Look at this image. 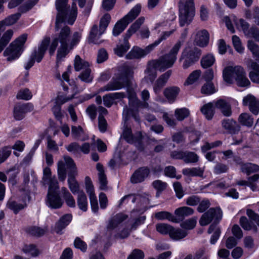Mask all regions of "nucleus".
<instances>
[{
    "instance_id": "obj_3",
    "label": "nucleus",
    "mask_w": 259,
    "mask_h": 259,
    "mask_svg": "<svg viewBox=\"0 0 259 259\" xmlns=\"http://www.w3.org/2000/svg\"><path fill=\"white\" fill-rule=\"evenodd\" d=\"M134 71L132 67L124 64L121 66L118 72L115 74L111 81L97 92L98 94L105 92L120 90L128 85L133 78Z\"/></svg>"
},
{
    "instance_id": "obj_47",
    "label": "nucleus",
    "mask_w": 259,
    "mask_h": 259,
    "mask_svg": "<svg viewBox=\"0 0 259 259\" xmlns=\"http://www.w3.org/2000/svg\"><path fill=\"white\" fill-rule=\"evenodd\" d=\"M190 115V111L187 108H177L175 110V116L178 121H182Z\"/></svg>"
},
{
    "instance_id": "obj_59",
    "label": "nucleus",
    "mask_w": 259,
    "mask_h": 259,
    "mask_svg": "<svg viewBox=\"0 0 259 259\" xmlns=\"http://www.w3.org/2000/svg\"><path fill=\"white\" fill-rule=\"evenodd\" d=\"M183 44V40H179L177 42V43L172 47L169 53L168 54L170 56H171L173 58H175V60H177V54L181 48Z\"/></svg>"
},
{
    "instance_id": "obj_19",
    "label": "nucleus",
    "mask_w": 259,
    "mask_h": 259,
    "mask_svg": "<svg viewBox=\"0 0 259 259\" xmlns=\"http://www.w3.org/2000/svg\"><path fill=\"white\" fill-rule=\"evenodd\" d=\"M248 106L250 112L254 115L259 113V102L252 95H248L244 98V105Z\"/></svg>"
},
{
    "instance_id": "obj_4",
    "label": "nucleus",
    "mask_w": 259,
    "mask_h": 259,
    "mask_svg": "<svg viewBox=\"0 0 259 259\" xmlns=\"http://www.w3.org/2000/svg\"><path fill=\"white\" fill-rule=\"evenodd\" d=\"M128 96L129 100V108L125 107L123 111V118L126 121L128 117L132 115L135 119L140 122V118L137 115V112L139 108H148L149 104L147 101L150 98V94L148 91L144 90L141 93V98L143 102H141L137 98L136 93L131 91H128Z\"/></svg>"
},
{
    "instance_id": "obj_39",
    "label": "nucleus",
    "mask_w": 259,
    "mask_h": 259,
    "mask_svg": "<svg viewBox=\"0 0 259 259\" xmlns=\"http://www.w3.org/2000/svg\"><path fill=\"white\" fill-rule=\"evenodd\" d=\"M214 104L208 103L204 105L201 108V111L208 120L211 119L214 114Z\"/></svg>"
},
{
    "instance_id": "obj_23",
    "label": "nucleus",
    "mask_w": 259,
    "mask_h": 259,
    "mask_svg": "<svg viewBox=\"0 0 259 259\" xmlns=\"http://www.w3.org/2000/svg\"><path fill=\"white\" fill-rule=\"evenodd\" d=\"M42 181L44 185H49V188L59 189L58 182L55 178L52 177L51 169L49 167L44 169Z\"/></svg>"
},
{
    "instance_id": "obj_5",
    "label": "nucleus",
    "mask_w": 259,
    "mask_h": 259,
    "mask_svg": "<svg viewBox=\"0 0 259 259\" xmlns=\"http://www.w3.org/2000/svg\"><path fill=\"white\" fill-rule=\"evenodd\" d=\"M145 21V18L141 17L138 18L128 29L124 35L122 42H119L114 48V53L119 57H122L129 50L130 45L128 39L136 33Z\"/></svg>"
},
{
    "instance_id": "obj_27",
    "label": "nucleus",
    "mask_w": 259,
    "mask_h": 259,
    "mask_svg": "<svg viewBox=\"0 0 259 259\" xmlns=\"http://www.w3.org/2000/svg\"><path fill=\"white\" fill-rule=\"evenodd\" d=\"M171 74V71L168 70L161 75L156 80L153 88L154 91L156 94H158L160 91L161 89L165 85Z\"/></svg>"
},
{
    "instance_id": "obj_18",
    "label": "nucleus",
    "mask_w": 259,
    "mask_h": 259,
    "mask_svg": "<svg viewBox=\"0 0 259 259\" xmlns=\"http://www.w3.org/2000/svg\"><path fill=\"white\" fill-rule=\"evenodd\" d=\"M122 136L123 138L129 143L135 144L137 146V144L140 143V141L142 138L141 133H138L136 134V137H134L132 133L131 128L127 127V125H124Z\"/></svg>"
},
{
    "instance_id": "obj_14",
    "label": "nucleus",
    "mask_w": 259,
    "mask_h": 259,
    "mask_svg": "<svg viewBox=\"0 0 259 259\" xmlns=\"http://www.w3.org/2000/svg\"><path fill=\"white\" fill-rule=\"evenodd\" d=\"M223 212L220 208H211L205 212L199 220L201 226H206L209 224L212 220L218 223L222 218Z\"/></svg>"
},
{
    "instance_id": "obj_46",
    "label": "nucleus",
    "mask_w": 259,
    "mask_h": 259,
    "mask_svg": "<svg viewBox=\"0 0 259 259\" xmlns=\"http://www.w3.org/2000/svg\"><path fill=\"white\" fill-rule=\"evenodd\" d=\"M212 232H213V234L211 237L210 242L212 244H214L220 237L221 234L220 229L217 227L215 225L212 224L208 230V233L210 234Z\"/></svg>"
},
{
    "instance_id": "obj_7",
    "label": "nucleus",
    "mask_w": 259,
    "mask_h": 259,
    "mask_svg": "<svg viewBox=\"0 0 259 259\" xmlns=\"http://www.w3.org/2000/svg\"><path fill=\"white\" fill-rule=\"evenodd\" d=\"M193 0H181L179 2V22L181 26L189 24L194 16Z\"/></svg>"
},
{
    "instance_id": "obj_53",
    "label": "nucleus",
    "mask_w": 259,
    "mask_h": 259,
    "mask_svg": "<svg viewBox=\"0 0 259 259\" xmlns=\"http://www.w3.org/2000/svg\"><path fill=\"white\" fill-rule=\"evenodd\" d=\"M111 20L110 15L106 13L101 19L100 22V34H103Z\"/></svg>"
},
{
    "instance_id": "obj_20",
    "label": "nucleus",
    "mask_w": 259,
    "mask_h": 259,
    "mask_svg": "<svg viewBox=\"0 0 259 259\" xmlns=\"http://www.w3.org/2000/svg\"><path fill=\"white\" fill-rule=\"evenodd\" d=\"M32 109L33 105L30 103L16 106L14 110V117L17 120H21L26 112L31 111Z\"/></svg>"
},
{
    "instance_id": "obj_10",
    "label": "nucleus",
    "mask_w": 259,
    "mask_h": 259,
    "mask_svg": "<svg viewBox=\"0 0 259 259\" xmlns=\"http://www.w3.org/2000/svg\"><path fill=\"white\" fill-rule=\"evenodd\" d=\"M224 80L228 83L235 80L238 87H243V68L241 66H227L223 71Z\"/></svg>"
},
{
    "instance_id": "obj_58",
    "label": "nucleus",
    "mask_w": 259,
    "mask_h": 259,
    "mask_svg": "<svg viewBox=\"0 0 259 259\" xmlns=\"http://www.w3.org/2000/svg\"><path fill=\"white\" fill-rule=\"evenodd\" d=\"M37 0H29L21 6L19 11L21 13H25L31 9L37 3Z\"/></svg>"
},
{
    "instance_id": "obj_44",
    "label": "nucleus",
    "mask_w": 259,
    "mask_h": 259,
    "mask_svg": "<svg viewBox=\"0 0 259 259\" xmlns=\"http://www.w3.org/2000/svg\"><path fill=\"white\" fill-rule=\"evenodd\" d=\"M102 34H100V29L98 31L97 25H94L91 31L89 36V40L91 42L95 44H100L102 41L100 40V37Z\"/></svg>"
},
{
    "instance_id": "obj_35",
    "label": "nucleus",
    "mask_w": 259,
    "mask_h": 259,
    "mask_svg": "<svg viewBox=\"0 0 259 259\" xmlns=\"http://www.w3.org/2000/svg\"><path fill=\"white\" fill-rule=\"evenodd\" d=\"M96 168L98 171L99 181L100 184V188L102 190H105L107 188V181L103 166L100 163H98Z\"/></svg>"
},
{
    "instance_id": "obj_38",
    "label": "nucleus",
    "mask_w": 259,
    "mask_h": 259,
    "mask_svg": "<svg viewBox=\"0 0 259 259\" xmlns=\"http://www.w3.org/2000/svg\"><path fill=\"white\" fill-rule=\"evenodd\" d=\"M188 235V232L180 228H175L172 227L169 237L175 241L180 240Z\"/></svg>"
},
{
    "instance_id": "obj_26",
    "label": "nucleus",
    "mask_w": 259,
    "mask_h": 259,
    "mask_svg": "<svg viewBox=\"0 0 259 259\" xmlns=\"http://www.w3.org/2000/svg\"><path fill=\"white\" fill-rule=\"evenodd\" d=\"M71 220V214H66L64 215L56 224L55 231L57 234H62V231L70 223Z\"/></svg>"
},
{
    "instance_id": "obj_61",
    "label": "nucleus",
    "mask_w": 259,
    "mask_h": 259,
    "mask_svg": "<svg viewBox=\"0 0 259 259\" xmlns=\"http://www.w3.org/2000/svg\"><path fill=\"white\" fill-rule=\"evenodd\" d=\"M239 241L233 236H230L225 240V246L228 249H232L238 244Z\"/></svg>"
},
{
    "instance_id": "obj_60",
    "label": "nucleus",
    "mask_w": 259,
    "mask_h": 259,
    "mask_svg": "<svg viewBox=\"0 0 259 259\" xmlns=\"http://www.w3.org/2000/svg\"><path fill=\"white\" fill-rule=\"evenodd\" d=\"M32 97V95L30 91L27 89L20 90L17 95V98L19 99L28 100Z\"/></svg>"
},
{
    "instance_id": "obj_34",
    "label": "nucleus",
    "mask_w": 259,
    "mask_h": 259,
    "mask_svg": "<svg viewBox=\"0 0 259 259\" xmlns=\"http://www.w3.org/2000/svg\"><path fill=\"white\" fill-rule=\"evenodd\" d=\"M172 156L175 158H182L186 163H195L199 160L198 156L195 153L191 152L185 153L183 156H182L180 153L176 155H174V153H172Z\"/></svg>"
},
{
    "instance_id": "obj_33",
    "label": "nucleus",
    "mask_w": 259,
    "mask_h": 259,
    "mask_svg": "<svg viewBox=\"0 0 259 259\" xmlns=\"http://www.w3.org/2000/svg\"><path fill=\"white\" fill-rule=\"evenodd\" d=\"M180 91V88L177 87L168 88L164 91V95L169 102L172 103L176 100Z\"/></svg>"
},
{
    "instance_id": "obj_21",
    "label": "nucleus",
    "mask_w": 259,
    "mask_h": 259,
    "mask_svg": "<svg viewBox=\"0 0 259 259\" xmlns=\"http://www.w3.org/2000/svg\"><path fill=\"white\" fill-rule=\"evenodd\" d=\"M223 128L228 133L237 134L240 130V126L232 119H226L222 121Z\"/></svg>"
},
{
    "instance_id": "obj_50",
    "label": "nucleus",
    "mask_w": 259,
    "mask_h": 259,
    "mask_svg": "<svg viewBox=\"0 0 259 259\" xmlns=\"http://www.w3.org/2000/svg\"><path fill=\"white\" fill-rule=\"evenodd\" d=\"M201 72L199 70H196L193 71L188 77L187 80L184 83V85H188L195 83L199 78Z\"/></svg>"
},
{
    "instance_id": "obj_29",
    "label": "nucleus",
    "mask_w": 259,
    "mask_h": 259,
    "mask_svg": "<svg viewBox=\"0 0 259 259\" xmlns=\"http://www.w3.org/2000/svg\"><path fill=\"white\" fill-rule=\"evenodd\" d=\"M214 107L219 109L225 116H230L232 114L230 105L224 100L220 99L215 102Z\"/></svg>"
},
{
    "instance_id": "obj_37",
    "label": "nucleus",
    "mask_w": 259,
    "mask_h": 259,
    "mask_svg": "<svg viewBox=\"0 0 259 259\" xmlns=\"http://www.w3.org/2000/svg\"><path fill=\"white\" fill-rule=\"evenodd\" d=\"M145 56L143 49L135 46L126 55V58L127 59H139Z\"/></svg>"
},
{
    "instance_id": "obj_64",
    "label": "nucleus",
    "mask_w": 259,
    "mask_h": 259,
    "mask_svg": "<svg viewBox=\"0 0 259 259\" xmlns=\"http://www.w3.org/2000/svg\"><path fill=\"white\" fill-rule=\"evenodd\" d=\"M47 148L53 152H57L59 150L58 144L50 137L47 138Z\"/></svg>"
},
{
    "instance_id": "obj_31",
    "label": "nucleus",
    "mask_w": 259,
    "mask_h": 259,
    "mask_svg": "<svg viewBox=\"0 0 259 259\" xmlns=\"http://www.w3.org/2000/svg\"><path fill=\"white\" fill-rule=\"evenodd\" d=\"M66 167L68 169H70V172L72 171L73 168L69 167L68 166L67 163H66L64 158H63V160H60L58 163V176L59 179L60 181H64L66 179Z\"/></svg>"
},
{
    "instance_id": "obj_45",
    "label": "nucleus",
    "mask_w": 259,
    "mask_h": 259,
    "mask_svg": "<svg viewBox=\"0 0 259 259\" xmlns=\"http://www.w3.org/2000/svg\"><path fill=\"white\" fill-rule=\"evenodd\" d=\"M74 67L76 71H79L90 67L89 63L81 59L79 56L75 57Z\"/></svg>"
},
{
    "instance_id": "obj_49",
    "label": "nucleus",
    "mask_w": 259,
    "mask_h": 259,
    "mask_svg": "<svg viewBox=\"0 0 259 259\" xmlns=\"http://www.w3.org/2000/svg\"><path fill=\"white\" fill-rule=\"evenodd\" d=\"M215 62V58L213 55L208 54L202 57L201 64L203 68H207L211 66Z\"/></svg>"
},
{
    "instance_id": "obj_11",
    "label": "nucleus",
    "mask_w": 259,
    "mask_h": 259,
    "mask_svg": "<svg viewBox=\"0 0 259 259\" xmlns=\"http://www.w3.org/2000/svg\"><path fill=\"white\" fill-rule=\"evenodd\" d=\"M64 160L67 163L68 167H70L73 168L72 171L69 173L68 178V184L69 188L70 191L73 193L75 194L77 193L78 194L79 192H81V191H79V185L77 181L75 180V176H77V172L76 170V167H75V163L73 160V159L69 156H65Z\"/></svg>"
},
{
    "instance_id": "obj_9",
    "label": "nucleus",
    "mask_w": 259,
    "mask_h": 259,
    "mask_svg": "<svg viewBox=\"0 0 259 259\" xmlns=\"http://www.w3.org/2000/svg\"><path fill=\"white\" fill-rule=\"evenodd\" d=\"M27 39V34H23L12 42L4 52L8 61H12L19 57L23 51L24 44Z\"/></svg>"
},
{
    "instance_id": "obj_30",
    "label": "nucleus",
    "mask_w": 259,
    "mask_h": 259,
    "mask_svg": "<svg viewBox=\"0 0 259 259\" xmlns=\"http://www.w3.org/2000/svg\"><path fill=\"white\" fill-rule=\"evenodd\" d=\"M157 70L158 66L154 61L149 62L145 70L146 77L150 81H153L157 76Z\"/></svg>"
},
{
    "instance_id": "obj_24",
    "label": "nucleus",
    "mask_w": 259,
    "mask_h": 259,
    "mask_svg": "<svg viewBox=\"0 0 259 259\" xmlns=\"http://www.w3.org/2000/svg\"><path fill=\"white\" fill-rule=\"evenodd\" d=\"M149 174V170L146 167H141L135 171L131 178L132 183L136 184L144 181Z\"/></svg>"
},
{
    "instance_id": "obj_54",
    "label": "nucleus",
    "mask_w": 259,
    "mask_h": 259,
    "mask_svg": "<svg viewBox=\"0 0 259 259\" xmlns=\"http://www.w3.org/2000/svg\"><path fill=\"white\" fill-rule=\"evenodd\" d=\"M11 148L5 146L0 149V164L4 162L11 155Z\"/></svg>"
},
{
    "instance_id": "obj_17",
    "label": "nucleus",
    "mask_w": 259,
    "mask_h": 259,
    "mask_svg": "<svg viewBox=\"0 0 259 259\" xmlns=\"http://www.w3.org/2000/svg\"><path fill=\"white\" fill-rule=\"evenodd\" d=\"M158 66V70L163 71L172 66L176 61L168 54L162 56L158 60H153Z\"/></svg>"
},
{
    "instance_id": "obj_15",
    "label": "nucleus",
    "mask_w": 259,
    "mask_h": 259,
    "mask_svg": "<svg viewBox=\"0 0 259 259\" xmlns=\"http://www.w3.org/2000/svg\"><path fill=\"white\" fill-rule=\"evenodd\" d=\"M63 201L59 196V189L55 188H49L47 204V205L54 209L60 208L63 204Z\"/></svg>"
},
{
    "instance_id": "obj_52",
    "label": "nucleus",
    "mask_w": 259,
    "mask_h": 259,
    "mask_svg": "<svg viewBox=\"0 0 259 259\" xmlns=\"http://www.w3.org/2000/svg\"><path fill=\"white\" fill-rule=\"evenodd\" d=\"M197 223V218L194 217L183 222L181 224V227L184 230H191L195 228Z\"/></svg>"
},
{
    "instance_id": "obj_62",
    "label": "nucleus",
    "mask_w": 259,
    "mask_h": 259,
    "mask_svg": "<svg viewBox=\"0 0 259 259\" xmlns=\"http://www.w3.org/2000/svg\"><path fill=\"white\" fill-rule=\"evenodd\" d=\"M84 133L83 130L81 126H72L71 134L75 138H80L82 135Z\"/></svg>"
},
{
    "instance_id": "obj_57",
    "label": "nucleus",
    "mask_w": 259,
    "mask_h": 259,
    "mask_svg": "<svg viewBox=\"0 0 259 259\" xmlns=\"http://www.w3.org/2000/svg\"><path fill=\"white\" fill-rule=\"evenodd\" d=\"M85 188L87 192L89 195L90 198L96 196L94 192V186L91 182L90 178L88 177L85 178Z\"/></svg>"
},
{
    "instance_id": "obj_22",
    "label": "nucleus",
    "mask_w": 259,
    "mask_h": 259,
    "mask_svg": "<svg viewBox=\"0 0 259 259\" xmlns=\"http://www.w3.org/2000/svg\"><path fill=\"white\" fill-rule=\"evenodd\" d=\"M209 41V33L205 29L199 30L197 32L194 42L200 47H204L207 45Z\"/></svg>"
},
{
    "instance_id": "obj_36",
    "label": "nucleus",
    "mask_w": 259,
    "mask_h": 259,
    "mask_svg": "<svg viewBox=\"0 0 259 259\" xmlns=\"http://www.w3.org/2000/svg\"><path fill=\"white\" fill-rule=\"evenodd\" d=\"M22 251L31 257H35L39 255L40 251L35 245L25 244L22 248Z\"/></svg>"
},
{
    "instance_id": "obj_12",
    "label": "nucleus",
    "mask_w": 259,
    "mask_h": 259,
    "mask_svg": "<svg viewBox=\"0 0 259 259\" xmlns=\"http://www.w3.org/2000/svg\"><path fill=\"white\" fill-rule=\"evenodd\" d=\"M248 48L256 58V60L259 63V47L252 41H248ZM252 69L249 73L250 79L253 82L259 83V66L256 63L252 62L250 65Z\"/></svg>"
},
{
    "instance_id": "obj_8",
    "label": "nucleus",
    "mask_w": 259,
    "mask_h": 259,
    "mask_svg": "<svg viewBox=\"0 0 259 259\" xmlns=\"http://www.w3.org/2000/svg\"><path fill=\"white\" fill-rule=\"evenodd\" d=\"M201 54V50L194 45H188L183 50L180 61H183V68L187 69L197 62Z\"/></svg>"
},
{
    "instance_id": "obj_42",
    "label": "nucleus",
    "mask_w": 259,
    "mask_h": 259,
    "mask_svg": "<svg viewBox=\"0 0 259 259\" xmlns=\"http://www.w3.org/2000/svg\"><path fill=\"white\" fill-rule=\"evenodd\" d=\"M155 217L158 220H167L174 223H178V220L171 213L167 211H160L155 213Z\"/></svg>"
},
{
    "instance_id": "obj_28",
    "label": "nucleus",
    "mask_w": 259,
    "mask_h": 259,
    "mask_svg": "<svg viewBox=\"0 0 259 259\" xmlns=\"http://www.w3.org/2000/svg\"><path fill=\"white\" fill-rule=\"evenodd\" d=\"M29 196L26 194L23 199L22 203H18L14 201H9L8 202L7 206L15 213H17L20 210L23 209L27 204V202L29 201Z\"/></svg>"
},
{
    "instance_id": "obj_32",
    "label": "nucleus",
    "mask_w": 259,
    "mask_h": 259,
    "mask_svg": "<svg viewBox=\"0 0 259 259\" xmlns=\"http://www.w3.org/2000/svg\"><path fill=\"white\" fill-rule=\"evenodd\" d=\"M194 212L193 209L187 206H183L176 209L175 214L179 220H182L185 217L193 214Z\"/></svg>"
},
{
    "instance_id": "obj_55",
    "label": "nucleus",
    "mask_w": 259,
    "mask_h": 259,
    "mask_svg": "<svg viewBox=\"0 0 259 259\" xmlns=\"http://www.w3.org/2000/svg\"><path fill=\"white\" fill-rule=\"evenodd\" d=\"M201 92L202 94L210 95L214 93L216 91L213 84L211 82H208L202 86Z\"/></svg>"
},
{
    "instance_id": "obj_40",
    "label": "nucleus",
    "mask_w": 259,
    "mask_h": 259,
    "mask_svg": "<svg viewBox=\"0 0 259 259\" xmlns=\"http://www.w3.org/2000/svg\"><path fill=\"white\" fill-rule=\"evenodd\" d=\"M183 174L189 177H202L204 168L201 167L186 168L183 170Z\"/></svg>"
},
{
    "instance_id": "obj_25",
    "label": "nucleus",
    "mask_w": 259,
    "mask_h": 259,
    "mask_svg": "<svg viewBox=\"0 0 259 259\" xmlns=\"http://www.w3.org/2000/svg\"><path fill=\"white\" fill-rule=\"evenodd\" d=\"M125 97L124 93H113L108 94L103 97L104 104L107 107H110L115 100L121 99Z\"/></svg>"
},
{
    "instance_id": "obj_16",
    "label": "nucleus",
    "mask_w": 259,
    "mask_h": 259,
    "mask_svg": "<svg viewBox=\"0 0 259 259\" xmlns=\"http://www.w3.org/2000/svg\"><path fill=\"white\" fill-rule=\"evenodd\" d=\"M226 25L228 30L232 33L235 32V27L239 31L243 30V20L242 19H238L235 16H230L224 18Z\"/></svg>"
},
{
    "instance_id": "obj_43",
    "label": "nucleus",
    "mask_w": 259,
    "mask_h": 259,
    "mask_svg": "<svg viewBox=\"0 0 259 259\" xmlns=\"http://www.w3.org/2000/svg\"><path fill=\"white\" fill-rule=\"evenodd\" d=\"M77 203L80 209L86 211L88 209L87 197L83 191L79 192L77 196Z\"/></svg>"
},
{
    "instance_id": "obj_63",
    "label": "nucleus",
    "mask_w": 259,
    "mask_h": 259,
    "mask_svg": "<svg viewBox=\"0 0 259 259\" xmlns=\"http://www.w3.org/2000/svg\"><path fill=\"white\" fill-rule=\"evenodd\" d=\"M144 252L140 249H135L129 255L127 259H143Z\"/></svg>"
},
{
    "instance_id": "obj_6",
    "label": "nucleus",
    "mask_w": 259,
    "mask_h": 259,
    "mask_svg": "<svg viewBox=\"0 0 259 259\" xmlns=\"http://www.w3.org/2000/svg\"><path fill=\"white\" fill-rule=\"evenodd\" d=\"M141 11V5L137 4L125 16L116 23L113 28V35L115 36L119 35L138 16Z\"/></svg>"
},
{
    "instance_id": "obj_56",
    "label": "nucleus",
    "mask_w": 259,
    "mask_h": 259,
    "mask_svg": "<svg viewBox=\"0 0 259 259\" xmlns=\"http://www.w3.org/2000/svg\"><path fill=\"white\" fill-rule=\"evenodd\" d=\"M46 229L40 228L37 227H31L28 228L27 231L30 234L35 236H40L43 235L46 232Z\"/></svg>"
},
{
    "instance_id": "obj_48",
    "label": "nucleus",
    "mask_w": 259,
    "mask_h": 259,
    "mask_svg": "<svg viewBox=\"0 0 259 259\" xmlns=\"http://www.w3.org/2000/svg\"><path fill=\"white\" fill-rule=\"evenodd\" d=\"M172 226L165 223H159L156 225V229L158 232L162 235L168 234L170 236Z\"/></svg>"
},
{
    "instance_id": "obj_2",
    "label": "nucleus",
    "mask_w": 259,
    "mask_h": 259,
    "mask_svg": "<svg viewBox=\"0 0 259 259\" xmlns=\"http://www.w3.org/2000/svg\"><path fill=\"white\" fill-rule=\"evenodd\" d=\"M67 1L56 0V7L58 11L56 21V29L59 28L63 22L73 24L77 16V7L75 1H78L80 8L83 7L86 1V0H73L71 9H70L67 5Z\"/></svg>"
},
{
    "instance_id": "obj_41",
    "label": "nucleus",
    "mask_w": 259,
    "mask_h": 259,
    "mask_svg": "<svg viewBox=\"0 0 259 259\" xmlns=\"http://www.w3.org/2000/svg\"><path fill=\"white\" fill-rule=\"evenodd\" d=\"M127 218V216L123 214H118L114 217L109 222L107 226L108 230H112L115 229L118 225L125 220Z\"/></svg>"
},
{
    "instance_id": "obj_13",
    "label": "nucleus",
    "mask_w": 259,
    "mask_h": 259,
    "mask_svg": "<svg viewBox=\"0 0 259 259\" xmlns=\"http://www.w3.org/2000/svg\"><path fill=\"white\" fill-rule=\"evenodd\" d=\"M248 48L256 58V60L259 63V47L252 41H248ZM252 69L249 73L250 79L253 82L259 83V66L256 63L252 62L250 65Z\"/></svg>"
},
{
    "instance_id": "obj_1",
    "label": "nucleus",
    "mask_w": 259,
    "mask_h": 259,
    "mask_svg": "<svg viewBox=\"0 0 259 259\" xmlns=\"http://www.w3.org/2000/svg\"><path fill=\"white\" fill-rule=\"evenodd\" d=\"M81 37V34L78 32H74L71 36L70 28L67 26H64L55 35L51 42L49 37L44 38L38 50L35 51L31 56L39 63L42 59L48 48L50 55H53L58 47L56 56V64L58 66L59 63L79 43Z\"/></svg>"
},
{
    "instance_id": "obj_51",
    "label": "nucleus",
    "mask_w": 259,
    "mask_h": 259,
    "mask_svg": "<svg viewBox=\"0 0 259 259\" xmlns=\"http://www.w3.org/2000/svg\"><path fill=\"white\" fill-rule=\"evenodd\" d=\"M82 72L79 75L78 77L82 81L90 83L93 80V77L91 75V68H88L84 70H82Z\"/></svg>"
}]
</instances>
